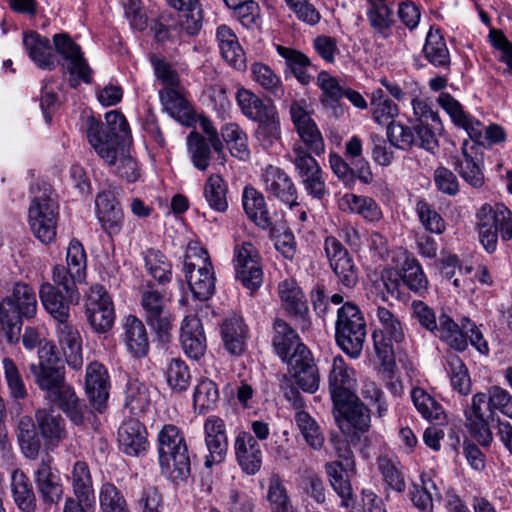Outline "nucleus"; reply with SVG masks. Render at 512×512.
Here are the masks:
<instances>
[{"mask_svg": "<svg viewBox=\"0 0 512 512\" xmlns=\"http://www.w3.org/2000/svg\"><path fill=\"white\" fill-rule=\"evenodd\" d=\"M35 419L41 436L48 445L57 446L67 438L65 420L54 409H38L35 412Z\"/></svg>", "mask_w": 512, "mask_h": 512, "instance_id": "28", "label": "nucleus"}, {"mask_svg": "<svg viewBox=\"0 0 512 512\" xmlns=\"http://www.w3.org/2000/svg\"><path fill=\"white\" fill-rule=\"evenodd\" d=\"M290 376L299 388L315 393L320 384V374L314 358L306 345H299L287 363Z\"/></svg>", "mask_w": 512, "mask_h": 512, "instance_id": "11", "label": "nucleus"}, {"mask_svg": "<svg viewBox=\"0 0 512 512\" xmlns=\"http://www.w3.org/2000/svg\"><path fill=\"white\" fill-rule=\"evenodd\" d=\"M324 248L339 284L347 289L353 288L358 282V273L346 248L332 236L325 239Z\"/></svg>", "mask_w": 512, "mask_h": 512, "instance_id": "13", "label": "nucleus"}, {"mask_svg": "<svg viewBox=\"0 0 512 512\" xmlns=\"http://www.w3.org/2000/svg\"><path fill=\"white\" fill-rule=\"evenodd\" d=\"M106 127L90 117L87 121V138L90 145L105 163H114L119 147L129 137V126L126 118L118 111H110L105 115Z\"/></svg>", "mask_w": 512, "mask_h": 512, "instance_id": "2", "label": "nucleus"}, {"mask_svg": "<svg viewBox=\"0 0 512 512\" xmlns=\"http://www.w3.org/2000/svg\"><path fill=\"white\" fill-rule=\"evenodd\" d=\"M273 329V348L282 361L288 363L297 347L304 344L300 341L297 332L282 319H275Z\"/></svg>", "mask_w": 512, "mask_h": 512, "instance_id": "36", "label": "nucleus"}, {"mask_svg": "<svg viewBox=\"0 0 512 512\" xmlns=\"http://www.w3.org/2000/svg\"><path fill=\"white\" fill-rule=\"evenodd\" d=\"M477 218L480 242L488 253H492L496 250L499 232L494 206L484 204L479 209Z\"/></svg>", "mask_w": 512, "mask_h": 512, "instance_id": "39", "label": "nucleus"}, {"mask_svg": "<svg viewBox=\"0 0 512 512\" xmlns=\"http://www.w3.org/2000/svg\"><path fill=\"white\" fill-rule=\"evenodd\" d=\"M161 472L173 482L186 480L191 473L188 447L180 429L164 425L158 434Z\"/></svg>", "mask_w": 512, "mask_h": 512, "instance_id": "3", "label": "nucleus"}, {"mask_svg": "<svg viewBox=\"0 0 512 512\" xmlns=\"http://www.w3.org/2000/svg\"><path fill=\"white\" fill-rule=\"evenodd\" d=\"M96 212L103 229L109 234H118L122 228L123 213L111 191H103L96 198Z\"/></svg>", "mask_w": 512, "mask_h": 512, "instance_id": "26", "label": "nucleus"}, {"mask_svg": "<svg viewBox=\"0 0 512 512\" xmlns=\"http://www.w3.org/2000/svg\"><path fill=\"white\" fill-rule=\"evenodd\" d=\"M244 210L257 226L262 229L271 227L272 220L264 196L253 187H245L242 196Z\"/></svg>", "mask_w": 512, "mask_h": 512, "instance_id": "41", "label": "nucleus"}, {"mask_svg": "<svg viewBox=\"0 0 512 512\" xmlns=\"http://www.w3.org/2000/svg\"><path fill=\"white\" fill-rule=\"evenodd\" d=\"M235 270L237 279L247 289L254 291L261 285L263 272L257 250L251 243L243 242L236 247Z\"/></svg>", "mask_w": 512, "mask_h": 512, "instance_id": "15", "label": "nucleus"}, {"mask_svg": "<svg viewBox=\"0 0 512 512\" xmlns=\"http://www.w3.org/2000/svg\"><path fill=\"white\" fill-rule=\"evenodd\" d=\"M85 313L90 326L96 332L105 333L112 328L115 318L114 306L103 286H91L86 297Z\"/></svg>", "mask_w": 512, "mask_h": 512, "instance_id": "9", "label": "nucleus"}, {"mask_svg": "<svg viewBox=\"0 0 512 512\" xmlns=\"http://www.w3.org/2000/svg\"><path fill=\"white\" fill-rule=\"evenodd\" d=\"M279 296L288 313L298 317L302 321V328L309 325L307 318V301L301 288L293 280H285L279 284Z\"/></svg>", "mask_w": 512, "mask_h": 512, "instance_id": "34", "label": "nucleus"}, {"mask_svg": "<svg viewBox=\"0 0 512 512\" xmlns=\"http://www.w3.org/2000/svg\"><path fill=\"white\" fill-rule=\"evenodd\" d=\"M16 435L24 456L28 459H36L39 455L42 442L32 418L28 416L20 418Z\"/></svg>", "mask_w": 512, "mask_h": 512, "instance_id": "45", "label": "nucleus"}, {"mask_svg": "<svg viewBox=\"0 0 512 512\" xmlns=\"http://www.w3.org/2000/svg\"><path fill=\"white\" fill-rule=\"evenodd\" d=\"M371 8L367 11V19L373 30L387 38L394 24L393 10L385 4L387 0H367Z\"/></svg>", "mask_w": 512, "mask_h": 512, "instance_id": "49", "label": "nucleus"}, {"mask_svg": "<svg viewBox=\"0 0 512 512\" xmlns=\"http://www.w3.org/2000/svg\"><path fill=\"white\" fill-rule=\"evenodd\" d=\"M255 138L258 144L265 150L275 147L281 139L280 119L278 112L258 121Z\"/></svg>", "mask_w": 512, "mask_h": 512, "instance_id": "53", "label": "nucleus"}, {"mask_svg": "<svg viewBox=\"0 0 512 512\" xmlns=\"http://www.w3.org/2000/svg\"><path fill=\"white\" fill-rule=\"evenodd\" d=\"M236 460L242 471L248 475L256 474L262 465V450L256 438L242 431L234 442Z\"/></svg>", "mask_w": 512, "mask_h": 512, "instance_id": "22", "label": "nucleus"}, {"mask_svg": "<svg viewBox=\"0 0 512 512\" xmlns=\"http://www.w3.org/2000/svg\"><path fill=\"white\" fill-rule=\"evenodd\" d=\"M411 397L416 409L429 421H441L444 419V411L429 394L421 388H414Z\"/></svg>", "mask_w": 512, "mask_h": 512, "instance_id": "64", "label": "nucleus"}, {"mask_svg": "<svg viewBox=\"0 0 512 512\" xmlns=\"http://www.w3.org/2000/svg\"><path fill=\"white\" fill-rule=\"evenodd\" d=\"M436 329L432 331L435 336L446 342L451 348L462 352L467 348V340L464 333H467V325L457 323L446 313H441L436 323Z\"/></svg>", "mask_w": 512, "mask_h": 512, "instance_id": "38", "label": "nucleus"}, {"mask_svg": "<svg viewBox=\"0 0 512 512\" xmlns=\"http://www.w3.org/2000/svg\"><path fill=\"white\" fill-rule=\"evenodd\" d=\"M265 191L274 198L288 205H298V192L289 175L281 168L269 165L262 173Z\"/></svg>", "mask_w": 512, "mask_h": 512, "instance_id": "19", "label": "nucleus"}, {"mask_svg": "<svg viewBox=\"0 0 512 512\" xmlns=\"http://www.w3.org/2000/svg\"><path fill=\"white\" fill-rule=\"evenodd\" d=\"M380 471L387 488L402 493L406 488L405 479L399 461L381 456L377 460Z\"/></svg>", "mask_w": 512, "mask_h": 512, "instance_id": "57", "label": "nucleus"}, {"mask_svg": "<svg viewBox=\"0 0 512 512\" xmlns=\"http://www.w3.org/2000/svg\"><path fill=\"white\" fill-rule=\"evenodd\" d=\"M221 136L234 157L240 160L249 158L250 150L248 148L247 135L236 123L224 125L221 129Z\"/></svg>", "mask_w": 512, "mask_h": 512, "instance_id": "54", "label": "nucleus"}, {"mask_svg": "<svg viewBox=\"0 0 512 512\" xmlns=\"http://www.w3.org/2000/svg\"><path fill=\"white\" fill-rule=\"evenodd\" d=\"M51 459L42 460L35 471V483L41 499L45 505L57 504L63 494L59 478L52 472Z\"/></svg>", "mask_w": 512, "mask_h": 512, "instance_id": "29", "label": "nucleus"}, {"mask_svg": "<svg viewBox=\"0 0 512 512\" xmlns=\"http://www.w3.org/2000/svg\"><path fill=\"white\" fill-rule=\"evenodd\" d=\"M0 311L31 318L37 311V299L33 288L21 281L6 285V294L0 301Z\"/></svg>", "mask_w": 512, "mask_h": 512, "instance_id": "12", "label": "nucleus"}, {"mask_svg": "<svg viewBox=\"0 0 512 512\" xmlns=\"http://www.w3.org/2000/svg\"><path fill=\"white\" fill-rule=\"evenodd\" d=\"M29 224L34 235L44 244L51 243L56 236L58 205L44 191L36 195L30 205Z\"/></svg>", "mask_w": 512, "mask_h": 512, "instance_id": "8", "label": "nucleus"}, {"mask_svg": "<svg viewBox=\"0 0 512 512\" xmlns=\"http://www.w3.org/2000/svg\"><path fill=\"white\" fill-rule=\"evenodd\" d=\"M295 172L305 191L315 199H322L327 194L323 172L316 159L300 143H295L288 154Z\"/></svg>", "mask_w": 512, "mask_h": 512, "instance_id": "7", "label": "nucleus"}, {"mask_svg": "<svg viewBox=\"0 0 512 512\" xmlns=\"http://www.w3.org/2000/svg\"><path fill=\"white\" fill-rule=\"evenodd\" d=\"M109 376L106 368L99 362L88 365L85 377V389L91 405L102 412L109 397Z\"/></svg>", "mask_w": 512, "mask_h": 512, "instance_id": "21", "label": "nucleus"}, {"mask_svg": "<svg viewBox=\"0 0 512 512\" xmlns=\"http://www.w3.org/2000/svg\"><path fill=\"white\" fill-rule=\"evenodd\" d=\"M2 369L9 397L15 401L25 400L28 389L17 364L13 359L5 357L2 360Z\"/></svg>", "mask_w": 512, "mask_h": 512, "instance_id": "52", "label": "nucleus"}, {"mask_svg": "<svg viewBox=\"0 0 512 512\" xmlns=\"http://www.w3.org/2000/svg\"><path fill=\"white\" fill-rule=\"evenodd\" d=\"M180 342L184 353L193 360L204 356L207 348L206 336L201 320L194 316H186L180 329Z\"/></svg>", "mask_w": 512, "mask_h": 512, "instance_id": "23", "label": "nucleus"}, {"mask_svg": "<svg viewBox=\"0 0 512 512\" xmlns=\"http://www.w3.org/2000/svg\"><path fill=\"white\" fill-rule=\"evenodd\" d=\"M486 395L489 401V416L492 422H496V411L512 419V395L507 390L494 385L487 390Z\"/></svg>", "mask_w": 512, "mask_h": 512, "instance_id": "62", "label": "nucleus"}, {"mask_svg": "<svg viewBox=\"0 0 512 512\" xmlns=\"http://www.w3.org/2000/svg\"><path fill=\"white\" fill-rule=\"evenodd\" d=\"M143 260L148 275L164 285L172 279V264L159 250L150 248L143 252Z\"/></svg>", "mask_w": 512, "mask_h": 512, "instance_id": "48", "label": "nucleus"}, {"mask_svg": "<svg viewBox=\"0 0 512 512\" xmlns=\"http://www.w3.org/2000/svg\"><path fill=\"white\" fill-rule=\"evenodd\" d=\"M123 339L127 350L136 358H143L149 352V336L144 323L134 315H128L123 322Z\"/></svg>", "mask_w": 512, "mask_h": 512, "instance_id": "31", "label": "nucleus"}, {"mask_svg": "<svg viewBox=\"0 0 512 512\" xmlns=\"http://www.w3.org/2000/svg\"><path fill=\"white\" fill-rule=\"evenodd\" d=\"M23 45L31 60L41 69L52 70L56 66V57L48 38L37 32H25Z\"/></svg>", "mask_w": 512, "mask_h": 512, "instance_id": "32", "label": "nucleus"}, {"mask_svg": "<svg viewBox=\"0 0 512 512\" xmlns=\"http://www.w3.org/2000/svg\"><path fill=\"white\" fill-rule=\"evenodd\" d=\"M222 338L225 348L233 355H240L245 350L247 329L239 316L227 318L222 324Z\"/></svg>", "mask_w": 512, "mask_h": 512, "instance_id": "44", "label": "nucleus"}, {"mask_svg": "<svg viewBox=\"0 0 512 512\" xmlns=\"http://www.w3.org/2000/svg\"><path fill=\"white\" fill-rule=\"evenodd\" d=\"M278 54L285 59L286 67L301 84H308L312 76L309 73L310 59L302 52L284 46H277Z\"/></svg>", "mask_w": 512, "mask_h": 512, "instance_id": "50", "label": "nucleus"}, {"mask_svg": "<svg viewBox=\"0 0 512 512\" xmlns=\"http://www.w3.org/2000/svg\"><path fill=\"white\" fill-rule=\"evenodd\" d=\"M216 38L223 59L238 70L245 69V54L234 32L226 25H222L217 28Z\"/></svg>", "mask_w": 512, "mask_h": 512, "instance_id": "37", "label": "nucleus"}, {"mask_svg": "<svg viewBox=\"0 0 512 512\" xmlns=\"http://www.w3.org/2000/svg\"><path fill=\"white\" fill-rule=\"evenodd\" d=\"M141 306L147 324L156 332L161 341H168L172 329V318L166 307L164 295L154 289L142 292Z\"/></svg>", "mask_w": 512, "mask_h": 512, "instance_id": "10", "label": "nucleus"}, {"mask_svg": "<svg viewBox=\"0 0 512 512\" xmlns=\"http://www.w3.org/2000/svg\"><path fill=\"white\" fill-rule=\"evenodd\" d=\"M374 319L379 325L372 334L374 349L381 364L391 370L395 365L393 344L405 338L403 325L396 313L382 305L374 309Z\"/></svg>", "mask_w": 512, "mask_h": 512, "instance_id": "4", "label": "nucleus"}, {"mask_svg": "<svg viewBox=\"0 0 512 512\" xmlns=\"http://www.w3.org/2000/svg\"><path fill=\"white\" fill-rule=\"evenodd\" d=\"M328 380L333 402L342 403L343 399L355 394L353 392L355 386L354 371L347 366L341 356L333 359Z\"/></svg>", "mask_w": 512, "mask_h": 512, "instance_id": "24", "label": "nucleus"}, {"mask_svg": "<svg viewBox=\"0 0 512 512\" xmlns=\"http://www.w3.org/2000/svg\"><path fill=\"white\" fill-rule=\"evenodd\" d=\"M11 491L18 508L23 512H34L36 497L29 478L21 470H15L11 477Z\"/></svg>", "mask_w": 512, "mask_h": 512, "instance_id": "46", "label": "nucleus"}, {"mask_svg": "<svg viewBox=\"0 0 512 512\" xmlns=\"http://www.w3.org/2000/svg\"><path fill=\"white\" fill-rule=\"evenodd\" d=\"M236 98L242 113L250 120L258 122L277 112L270 100L264 101L249 90H238Z\"/></svg>", "mask_w": 512, "mask_h": 512, "instance_id": "43", "label": "nucleus"}, {"mask_svg": "<svg viewBox=\"0 0 512 512\" xmlns=\"http://www.w3.org/2000/svg\"><path fill=\"white\" fill-rule=\"evenodd\" d=\"M338 204L343 212L359 214L367 221L374 222L382 218L380 207L374 199L368 196L347 193L339 199Z\"/></svg>", "mask_w": 512, "mask_h": 512, "instance_id": "40", "label": "nucleus"}, {"mask_svg": "<svg viewBox=\"0 0 512 512\" xmlns=\"http://www.w3.org/2000/svg\"><path fill=\"white\" fill-rule=\"evenodd\" d=\"M227 187L221 176L211 175L204 187V196L209 206L217 212H225L228 208Z\"/></svg>", "mask_w": 512, "mask_h": 512, "instance_id": "59", "label": "nucleus"}, {"mask_svg": "<svg viewBox=\"0 0 512 512\" xmlns=\"http://www.w3.org/2000/svg\"><path fill=\"white\" fill-rule=\"evenodd\" d=\"M205 444L208 455L205 457V467L224 461L228 450V438L224 421L218 416H209L204 422Z\"/></svg>", "mask_w": 512, "mask_h": 512, "instance_id": "17", "label": "nucleus"}, {"mask_svg": "<svg viewBox=\"0 0 512 512\" xmlns=\"http://www.w3.org/2000/svg\"><path fill=\"white\" fill-rule=\"evenodd\" d=\"M151 402L149 387L138 379L129 380L125 390V407L131 414L140 415Z\"/></svg>", "mask_w": 512, "mask_h": 512, "instance_id": "51", "label": "nucleus"}, {"mask_svg": "<svg viewBox=\"0 0 512 512\" xmlns=\"http://www.w3.org/2000/svg\"><path fill=\"white\" fill-rule=\"evenodd\" d=\"M39 297L46 311L57 322L68 320L70 305L78 303L70 301L68 294H63L60 289L48 282L41 285Z\"/></svg>", "mask_w": 512, "mask_h": 512, "instance_id": "33", "label": "nucleus"}, {"mask_svg": "<svg viewBox=\"0 0 512 512\" xmlns=\"http://www.w3.org/2000/svg\"><path fill=\"white\" fill-rule=\"evenodd\" d=\"M196 254L195 261H192L190 252L185 255L184 273L194 298L205 301L214 293L215 276L207 251L200 248Z\"/></svg>", "mask_w": 512, "mask_h": 512, "instance_id": "6", "label": "nucleus"}, {"mask_svg": "<svg viewBox=\"0 0 512 512\" xmlns=\"http://www.w3.org/2000/svg\"><path fill=\"white\" fill-rule=\"evenodd\" d=\"M38 358V364L29 365L34 383L47 401L59 407L74 424L81 425L84 421L83 405L65 381V368L55 347L44 343L38 350Z\"/></svg>", "mask_w": 512, "mask_h": 512, "instance_id": "1", "label": "nucleus"}, {"mask_svg": "<svg viewBox=\"0 0 512 512\" xmlns=\"http://www.w3.org/2000/svg\"><path fill=\"white\" fill-rule=\"evenodd\" d=\"M411 397L416 409L429 421H441L444 419V411L429 394L421 388H414Z\"/></svg>", "mask_w": 512, "mask_h": 512, "instance_id": "63", "label": "nucleus"}, {"mask_svg": "<svg viewBox=\"0 0 512 512\" xmlns=\"http://www.w3.org/2000/svg\"><path fill=\"white\" fill-rule=\"evenodd\" d=\"M72 486L76 498L86 506L95 505V496L92 488V478L89 467L84 461H77L72 469Z\"/></svg>", "mask_w": 512, "mask_h": 512, "instance_id": "47", "label": "nucleus"}, {"mask_svg": "<svg viewBox=\"0 0 512 512\" xmlns=\"http://www.w3.org/2000/svg\"><path fill=\"white\" fill-rule=\"evenodd\" d=\"M336 420L342 417L355 430L366 432L370 428V411L354 394L343 399L342 403L333 402Z\"/></svg>", "mask_w": 512, "mask_h": 512, "instance_id": "30", "label": "nucleus"}, {"mask_svg": "<svg viewBox=\"0 0 512 512\" xmlns=\"http://www.w3.org/2000/svg\"><path fill=\"white\" fill-rule=\"evenodd\" d=\"M425 59L435 68L450 71V52L439 29L430 28L423 46Z\"/></svg>", "mask_w": 512, "mask_h": 512, "instance_id": "35", "label": "nucleus"}, {"mask_svg": "<svg viewBox=\"0 0 512 512\" xmlns=\"http://www.w3.org/2000/svg\"><path fill=\"white\" fill-rule=\"evenodd\" d=\"M371 106L374 120L381 125L389 124L398 115L397 105L381 89L372 93Z\"/></svg>", "mask_w": 512, "mask_h": 512, "instance_id": "61", "label": "nucleus"}, {"mask_svg": "<svg viewBox=\"0 0 512 512\" xmlns=\"http://www.w3.org/2000/svg\"><path fill=\"white\" fill-rule=\"evenodd\" d=\"M335 338L344 353L357 358L363 349L366 338V322L358 308L352 302H346L337 311Z\"/></svg>", "mask_w": 512, "mask_h": 512, "instance_id": "5", "label": "nucleus"}, {"mask_svg": "<svg viewBox=\"0 0 512 512\" xmlns=\"http://www.w3.org/2000/svg\"><path fill=\"white\" fill-rule=\"evenodd\" d=\"M253 79L274 97L281 99L284 96V88L280 78L267 65L255 63L252 66Z\"/></svg>", "mask_w": 512, "mask_h": 512, "instance_id": "60", "label": "nucleus"}, {"mask_svg": "<svg viewBox=\"0 0 512 512\" xmlns=\"http://www.w3.org/2000/svg\"><path fill=\"white\" fill-rule=\"evenodd\" d=\"M399 271L403 285H405L409 290L418 295H422L427 291L428 280L417 260H406Z\"/></svg>", "mask_w": 512, "mask_h": 512, "instance_id": "56", "label": "nucleus"}, {"mask_svg": "<svg viewBox=\"0 0 512 512\" xmlns=\"http://www.w3.org/2000/svg\"><path fill=\"white\" fill-rule=\"evenodd\" d=\"M463 160L457 159L454 168L460 176L472 187L479 188L484 183L482 172L483 158L475 145H470L467 140L462 145Z\"/></svg>", "mask_w": 512, "mask_h": 512, "instance_id": "25", "label": "nucleus"}, {"mask_svg": "<svg viewBox=\"0 0 512 512\" xmlns=\"http://www.w3.org/2000/svg\"><path fill=\"white\" fill-rule=\"evenodd\" d=\"M56 51L68 61L67 71L71 76L76 75L86 83L91 81V69L83 57L81 48L66 33L53 36Z\"/></svg>", "mask_w": 512, "mask_h": 512, "instance_id": "20", "label": "nucleus"}, {"mask_svg": "<svg viewBox=\"0 0 512 512\" xmlns=\"http://www.w3.org/2000/svg\"><path fill=\"white\" fill-rule=\"evenodd\" d=\"M439 105L449 114L452 121L463 128L478 149L483 143L486 126L467 114L462 105L449 93H441L438 97Z\"/></svg>", "mask_w": 512, "mask_h": 512, "instance_id": "18", "label": "nucleus"}, {"mask_svg": "<svg viewBox=\"0 0 512 512\" xmlns=\"http://www.w3.org/2000/svg\"><path fill=\"white\" fill-rule=\"evenodd\" d=\"M290 115L303 144L316 155L323 154L325 151L324 139L304 104L294 101L290 106Z\"/></svg>", "mask_w": 512, "mask_h": 512, "instance_id": "16", "label": "nucleus"}, {"mask_svg": "<svg viewBox=\"0 0 512 512\" xmlns=\"http://www.w3.org/2000/svg\"><path fill=\"white\" fill-rule=\"evenodd\" d=\"M489 401L486 393H476L472 397L471 406L464 412L466 427L471 436L482 446H489L493 440V435L489 427Z\"/></svg>", "mask_w": 512, "mask_h": 512, "instance_id": "14", "label": "nucleus"}, {"mask_svg": "<svg viewBox=\"0 0 512 512\" xmlns=\"http://www.w3.org/2000/svg\"><path fill=\"white\" fill-rule=\"evenodd\" d=\"M159 97L165 111L182 124H188L193 119V110L177 87L162 89Z\"/></svg>", "mask_w": 512, "mask_h": 512, "instance_id": "42", "label": "nucleus"}, {"mask_svg": "<svg viewBox=\"0 0 512 512\" xmlns=\"http://www.w3.org/2000/svg\"><path fill=\"white\" fill-rule=\"evenodd\" d=\"M188 151L191 155L193 165L205 171L209 167L211 150L207 139L196 131H192L187 136Z\"/></svg>", "mask_w": 512, "mask_h": 512, "instance_id": "58", "label": "nucleus"}, {"mask_svg": "<svg viewBox=\"0 0 512 512\" xmlns=\"http://www.w3.org/2000/svg\"><path fill=\"white\" fill-rule=\"evenodd\" d=\"M446 362L453 389L461 395L469 394L471 391V380L462 359L455 353H449L446 357Z\"/></svg>", "mask_w": 512, "mask_h": 512, "instance_id": "55", "label": "nucleus"}, {"mask_svg": "<svg viewBox=\"0 0 512 512\" xmlns=\"http://www.w3.org/2000/svg\"><path fill=\"white\" fill-rule=\"evenodd\" d=\"M147 432L139 420L124 421L118 429V442L121 450L130 456H139L146 450Z\"/></svg>", "mask_w": 512, "mask_h": 512, "instance_id": "27", "label": "nucleus"}]
</instances>
